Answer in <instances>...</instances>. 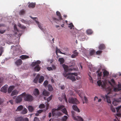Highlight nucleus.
I'll use <instances>...</instances> for the list:
<instances>
[{"mask_svg": "<svg viewBox=\"0 0 121 121\" xmlns=\"http://www.w3.org/2000/svg\"><path fill=\"white\" fill-rule=\"evenodd\" d=\"M62 66L65 70L63 73L64 76L65 77H66L67 79L71 80L72 82L75 81L76 80V79L75 77L73 75L77 76V74L76 73H67L68 71H72V69H69L68 66L65 64H63Z\"/></svg>", "mask_w": 121, "mask_h": 121, "instance_id": "obj_1", "label": "nucleus"}, {"mask_svg": "<svg viewBox=\"0 0 121 121\" xmlns=\"http://www.w3.org/2000/svg\"><path fill=\"white\" fill-rule=\"evenodd\" d=\"M108 83L114 88L113 91L115 92H117L120 91L121 90V84L119 83L118 85L116 87H114L115 85V83L113 79H112L111 80V81H109Z\"/></svg>", "mask_w": 121, "mask_h": 121, "instance_id": "obj_2", "label": "nucleus"}, {"mask_svg": "<svg viewBox=\"0 0 121 121\" xmlns=\"http://www.w3.org/2000/svg\"><path fill=\"white\" fill-rule=\"evenodd\" d=\"M57 109L55 108H53L52 109V116L59 117L62 115V113L59 111H58Z\"/></svg>", "mask_w": 121, "mask_h": 121, "instance_id": "obj_3", "label": "nucleus"}, {"mask_svg": "<svg viewBox=\"0 0 121 121\" xmlns=\"http://www.w3.org/2000/svg\"><path fill=\"white\" fill-rule=\"evenodd\" d=\"M26 95V93L24 92L20 95L18 96L17 97L15 101L16 103H20L22 100V98Z\"/></svg>", "mask_w": 121, "mask_h": 121, "instance_id": "obj_4", "label": "nucleus"}, {"mask_svg": "<svg viewBox=\"0 0 121 121\" xmlns=\"http://www.w3.org/2000/svg\"><path fill=\"white\" fill-rule=\"evenodd\" d=\"M68 101L69 103L73 104H77L79 103L77 99L73 97L69 98Z\"/></svg>", "mask_w": 121, "mask_h": 121, "instance_id": "obj_5", "label": "nucleus"}, {"mask_svg": "<svg viewBox=\"0 0 121 121\" xmlns=\"http://www.w3.org/2000/svg\"><path fill=\"white\" fill-rule=\"evenodd\" d=\"M56 13L57 15L58 16V19H57L54 17H53L52 19L56 22H57V21L62 20V18L60 12L58 11H57Z\"/></svg>", "mask_w": 121, "mask_h": 121, "instance_id": "obj_6", "label": "nucleus"}, {"mask_svg": "<svg viewBox=\"0 0 121 121\" xmlns=\"http://www.w3.org/2000/svg\"><path fill=\"white\" fill-rule=\"evenodd\" d=\"M24 100L25 101H31L33 100V96L30 95H26L24 96Z\"/></svg>", "mask_w": 121, "mask_h": 121, "instance_id": "obj_7", "label": "nucleus"}, {"mask_svg": "<svg viewBox=\"0 0 121 121\" xmlns=\"http://www.w3.org/2000/svg\"><path fill=\"white\" fill-rule=\"evenodd\" d=\"M101 97L103 98L104 100H105V99H106L107 100V102L111 104V101L110 99V97L107 95H106L105 96L101 95Z\"/></svg>", "mask_w": 121, "mask_h": 121, "instance_id": "obj_8", "label": "nucleus"}, {"mask_svg": "<svg viewBox=\"0 0 121 121\" xmlns=\"http://www.w3.org/2000/svg\"><path fill=\"white\" fill-rule=\"evenodd\" d=\"M7 87L8 85H5L1 88L0 91L5 93L7 92Z\"/></svg>", "mask_w": 121, "mask_h": 121, "instance_id": "obj_9", "label": "nucleus"}, {"mask_svg": "<svg viewBox=\"0 0 121 121\" xmlns=\"http://www.w3.org/2000/svg\"><path fill=\"white\" fill-rule=\"evenodd\" d=\"M98 84L99 86H101L105 88L106 86V83H104L103 85L102 84V82L101 80H99L97 81Z\"/></svg>", "mask_w": 121, "mask_h": 121, "instance_id": "obj_10", "label": "nucleus"}, {"mask_svg": "<svg viewBox=\"0 0 121 121\" xmlns=\"http://www.w3.org/2000/svg\"><path fill=\"white\" fill-rule=\"evenodd\" d=\"M22 60L20 59L17 60L15 62L17 66H18L21 65L22 63Z\"/></svg>", "mask_w": 121, "mask_h": 121, "instance_id": "obj_11", "label": "nucleus"}, {"mask_svg": "<svg viewBox=\"0 0 121 121\" xmlns=\"http://www.w3.org/2000/svg\"><path fill=\"white\" fill-rule=\"evenodd\" d=\"M33 94L35 96H37L39 94L38 89L37 88L35 89L34 91Z\"/></svg>", "mask_w": 121, "mask_h": 121, "instance_id": "obj_12", "label": "nucleus"}, {"mask_svg": "<svg viewBox=\"0 0 121 121\" xmlns=\"http://www.w3.org/2000/svg\"><path fill=\"white\" fill-rule=\"evenodd\" d=\"M74 119L77 121H83V119L80 116H75L74 117Z\"/></svg>", "mask_w": 121, "mask_h": 121, "instance_id": "obj_13", "label": "nucleus"}, {"mask_svg": "<svg viewBox=\"0 0 121 121\" xmlns=\"http://www.w3.org/2000/svg\"><path fill=\"white\" fill-rule=\"evenodd\" d=\"M35 3L32 2L30 3L28 5V7L30 8H33L35 7Z\"/></svg>", "mask_w": 121, "mask_h": 121, "instance_id": "obj_14", "label": "nucleus"}, {"mask_svg": "<svg viewBox=\"0 0 121 121\" xmlns=\"http://www.w3.org/2000/svg\"><path fill=\"white\" fill-rule=\"evenodd\" d=\"M72 108L74 110L77 112H80V111L77 105H73L72 106Z\"/></svg>", "mask_w": 121, "mask_h": 121, "instance_id": "obj_15", "label": "nucleus"}, {"mask_svg": "<svg viewBox=\"0 0 121 121\" xmlns=\"http://www.w3.org/2000/svg\"><path fill=\"white\" fill-rule=\"evenodd\" d=\"M105 46L104 44H100L98 48L99 50H103L105 49Z\"/></svg>", "mask_w": 121, "mask_h": 121, "instance_id": "obj_16", "label": "nucleus"}, {"mask_svg": "<svg viewBox=\"0 0 121 121\" xmlns=\"http://www.w3.org/2000/svg\"><path fill=\"white\" fill-rule=\"evenodd\" d=\"M20 57L22 60L30 58L29 56H28L24 55H22L21 56H20Z\"/></svg>", "mask_w": 121, "mask_h": 121, "instance_id": "obj_17", "label": "nucleus"}, {"mask_svg": "<svg viewBox=\"0 0 121 121\" xmlns=\"http://www.w3.org/2000/svg\"><path fill=\"white\" fill-rule=\"evenodd\" d=\"M40 75L39 74H38L36 76L35 78L34 79L33 82L35 83H37L38 79L40 77Z\"/></svg>", "mask_w": 121, "mask_h": 121, "instance_id": "obj_18", "label": "nucleus"}, {"mask_svg": "<svg viewBox=\"0 0 121 121\" xmlns=\"http://www.w3.org/2000/svg\"><path fill=\"white\" fill-rule=\"evenodd\" d=\"M18 91L16 90H14L12 91L11 94V96L16 95L18 94Z\"/></svg>", "mask_w": 121, "mask_h": 121, "instance_id": "obj_19", "label": "nucleus"}, {"mask_svg": "<svg viewBox=\"0 0 121 121\" xmlns=\"http://www.w3.org/2000/svg\"><path fill=\"white\" fill-rule=\"evenodd\" d=\"M14 88V87L13 86H11L9 88L8 91L9 93H10L13 90Z\"/></svg>", "mask_w": 121, "mask_h": 121, "instance_id": "obj_20", "label": "nucleus"}, {"mask_svg": "<svg viewBox=\"0 0 121 121\" xmlns=\"http://www.w3.org/2000/svg\"><path fill=\"white\" fill-rule=\"evenodd\" d=\"M76 91V92L77 93L78 95L80 96V97L82 98V96L83 94L82 91H80L79 90L78 91V90H77Z\"/></svg>", "mask_w": 121, "mask_h": 121, "instance_id": "obj_21", "label": "nucleus"}, {"mask_svg": "<svg viewBox=\"0 0 121 121\" xmlns=\"http://www.w3.org/2000/svg\"><path fill=\"white\" fill-rule=\"evenodd\" d=\"M104 77H107L108 76L109 73L106 70H104L103 72Z\"/></svg>", "mask_w": 121, "mask_h": 121, "instance_id": "obj_22", "label": "nucleus"}, {"mask_svg": "<svg viewBox=\"0 0 121 121\" xmlns=\"http://www.w3.org/2000/svg\"><path fill=\"white\" fill-rule=\"evenodd\" d=\"M78 39L80 41H83L85 40V36L84 35H81L79 36Z\"/></svg>", "mask_w": 121, "mask_h": 121, "instance_id": "obj_23", "label": "nucleus"}, {"mask_svg": "<svg viewBox=\"0 0 121 121\" xmlns=\"http://www.w3.org/2000/svg\"><path fill=\"white\" fill-rule=\"evenodd\" d=\"M40 69V67L39 65H36L34 68L35 70L37 72L39 71Z\"/></svg>", "mask_w": 121, "mask_h": 121, "instance_id": "obj_24", "label": "nucleus"}, {"mask_svg": "<svg viewBox=\"0 0 121 121\" xmlns=\"http://www.w3.org/2000/svg\"><path fill=\"white\" fill-rule=\"evenodd\" d=\"M86 32L88 35H90L92 34L93 31L91 29H88L86 30Z\"/></svg>", "mask_w": 121, "mask_h": 121, "instance_id": "obj_25", "label": "nucleus"}, {"mask_svg": "<svg viewBox=\"0 0 121 121\" xmlns=\"http://www.w3.org/2000/svg\"><path fill=\"white\" fill-rule=\"evenodd\" d=\"M62 97L63 99H65V101L66 103H68L67 100L66 98V95L65 94L63 93L62 94Z\"/></svg>", "mask_w": 121, "mask_h": 121, "instance_id": "obj_26", "label": "nucleus"}, {"mask_svg": "<svg viewBox=\"0 0 121 121\" xmlns=\"http://www.w3.org/2000/svg\"><path fill=\"white\" fill-rule=\"evenodd\" d=\"M35 22L37 24L38 27L39 28L42 30H43V28L41 26V24H40L39 22L35 20Z\"/></svg>", "mask_w": 121, "mask_h": 121, "instance_id": "obj_27", "label": "nucleus"}, {"mask_svg": "<svg viewBox=\"0 0 121 121\" xmlns=\"http://www.w3.org/2000/svg\"><path fill=\"white\" fill-rule=\"evenodd\" d=\"M28 109L29 111L30 112H33L34 109V108L31 105H30L28 106Z\"/></svg>", "mask_w": 121, "mask_h": 121, "instance_id": "obj_28", "label": "nucleus"}, {"mask_svg": "<svg viewBox=\"0 0 121 121\" xmlns=\"http://www.w3.org/2000/svg\"><path fill=\"white\" fill-rule=\"evenodd\" d=\"M43 95L45 96H48L49 95V93L46 91H44L43 93Z\"/></svg>", "mask_w": 121, "mask_h": 121, "instance_id": "obj_29", "label": "nucleus"}, {"mask_svg": "<svg viewBox=\"0 0 121 121\" xmlns=\"http://www.w3.org/2000/svg\"><path fill=\"white\" fill-rule=\"evenodd\" d=\"M44 79V77L43 76H41L39 79V82L41 83L43 81Z\"/></svg>", "mask_w": 121, "mask_h": 121, "instance_id": "obj_30", "label": "nucleus"}, {"mask_svg": "<svg viewBox=\"0 0 121 121\" xmlns=\"http://www.w3.org/2000/svg\"><path fill=\"white\" fill-rule=\"evenodd\" d=\"M23 106L22 105H20L18 106L16 109V111H20L23 108Z\"/></svg>", "mask_w": 121, "mask_h": 121, "instance_id": "obj_31", "label": "nucleus"}, {"mask_svg": "<svg viewBox=\"0 0 121 121\" xmlns=\"http://www.w3.org/2000/svg\"><path fill=\"white\" fill-rule=\"evenodd\" d=\"M25 11L24 9L21 10L19 12V14L20 15H23L25 13Z\"/></svg>", "mask_w": 121, "mask_h": 121, "instance_id": "obj_32", "label": "nucleus"}, {"mask_svg": "<svg viewBox=\"0 0 121 121\" xmlns=\"http://www.w3.org/2000/svg\"><path fill=\"white\" fill-rule=\"evenodd\" d=\"M22 117H20L15 118L14 119L15 121H22Z\"/></svg>", "mask_w": 121, "mask_h": 121, "instance_id": "obj_33", "label": "nucleus"}, {"mask_svg": "<svg viewBox=\"0 0 121 121\" xmlns=\"http://www.w3.org/2000/svg\"><path fill=\"white\" fill-rule=\"evenodd\" d=\"M48 90L50 91H52L53 90V88L52 87V86L50 84L48 85Z\"/></svg>", "mask_w": 121, "mask_h": 121, "instance_id": "obj_34", "label": "nucleus"}, {"mask_svg": "<svg viewBox=\"0 0 121 121\" xmlns=\"http://www.w3.org/2000/svg\"><path fill=\"white\" fill-rule=\"evenodd\" d=\"M61 111L63 113L65 114L66 115H68L67 112L65 108H63L62 110Z\"/></svg>", "mask_w": 121, "mask_h": 121, "instance_id": "obj_35", "label": "nucleus"}, {"mask_svg": "<svg viewBox=\"0 0 121 121\" xmlns=\"http://www.w3.org/2000/svg\"><path fill=\"white\" fill-rule=\"evenodd\" d=\"M28 111L27 109L26 108H24L21 112V113L23 114H25Z\"/></svg>", "mask_w": 121, "mask_h": 121, "instance_id": "obj_36", "label": "nucleus"}, {"mask_svg": "<svg viewBox=\"0 0 121 121\" xmlns=\"http://www.w3.org/2000/svg\"><path fill=\"white\" fill-rule=\"evenodd\" d=\"M95 51L94 50L91 51L90 53V55L91 56L95 55Z\"/></svg>", "mask_w": 121, "mask_h": 121, "instance_id": "obj_37", "label": "nucleus"}, {"mask_svg": "<svg viewBox=\"0 0 121 121\" xmlns=\"http://www.w3.org/2000/svg\"><path fill=\"white\" fill-rule=\"evenodd\" d=\"M64 106L62 105H60L58 106L57 108L56 109L57 110H59L63 108L64 107Z\"/></svg>", "mask_w": 121, "mask_h": 121, "instance_id": "obj_38", "label": "nucleus"}, {"mask_svg": "<svg viewBox=\"0 0 121 121\" xmlns=\"http://www.w3.org/2000/svg\"><path fill=\"white\" fill-rule=\"evenodd\" d=\"M68 118L67 116H64L63 117H62L61 120L62 121H66Z\"/></svg>", "mask_w": 121, "mask_h": 121, "instance_id": "obj_39", "label": "nucleus"}, {"mask_svg": "<svg viewBox=\"0 0 121 121\" xmlns=\"http://www.w3.org/2000/svg\"><path fill=\"white\" fill-rule=\"evenodd\" d=\"M58 60L60 62L61 64H62L64 62V59L63 58H59Z\"/></svg>", "mask_w": 121, "mask_h": 121, "instance_id": "obj_40", "label": "nucleus"}, {"mask_svg": "<svg viewBox=\"0 0 121 121\" xmlns=\"http://www.w3.org/2000/svg\"><path fill=\"white\" fill-rule=\"evenodd\" d=\"M118 103V102L116 101V99H115L113 101L112 104L114 106H116L117 105Z\"/></svg>", "mask_w": 121, "mask_h": 121, "instance_id": "obj_41", "label": "nucleus"}, {"mask_svg": "<svg viewBox=\"0 0 121 121\" xmlns=\"http://www.w3.org/2000/svg\"><path fill=\"white\" fill-rule=\"evenodd\" d=\"M45 105L44 104H40L39 106V108L40 109H42L45 108Z\"/></svg>", "mask_w": 121, "mask_h": 121, "instance_id": "obj_42", "label": "nucleus"}, {"mask_svg": "<svg viewBox=\"0 0 121 121\" xmlns=\"http://www.w3.org/2000/svg\"><path fill=\"white\" fill-rule=\"evenodd\" d=\"M68 27L70 29H72V28L74 27V26L72 23H71L69 24Z\"/></svg>", "mask_w": 121, "mask_h": 121, "instance_id": "obj_43", "label": "nucleus"}, {"mask_svg": "<svg viewBox=\"0 0 121 121\" xmlns=\"http://www.w3.org/2000/svg\"><path fill=\"white\" fill-rule=\"evenodd\" d=\"M48 81L47 80L45 81L43 83V84L45 87H46L48 84Z\"/></svg>", "mask_w": 121, "mask_h": 121, "instance_id": "obj_44", "label": "nucleus"}, {"mask_svg": "<svg viewBox=\"0 0 121 121\" xmlns=\"http://www.w3.org/2000/svg\"><path fill=\"white\" fill-rule=\"evenodd\" d=\"M21 21L22 22L26 24L28 23V21H27L23 19H22Z\"/></svg>", "mask_w": 121, "mask_h": 121, "instance_id": "obj_45", "label": "nucleus"}, {"mask_svg": "<svg viewBox=\"0 0 121 121\" xmlns=\"http://www.w3.org/2000/svg\"><path fill=\"white\" fill-rule=\"evenodd\" d=\"M102 51L98 50L96 52V53L97 55H99L102 53Z\"/></svg>", "mask_w": 121, "mask_h": 121, "instance_id": "obj_46", "label": "nucleus"}, {"mask_svg": "<svg viewBox=\"0 0 121 121\" xmlns=\"http://www.w3.org/2000/svg\"><path fill=\"white\" fill-rule=\"evenodd\" d=\"M22 121H29V120L27 118H24L22 117Z\"/></svg>", "mask_w": 121, "mask_h": 121, "instance_id": "obj_47", "label": "nucleus"}, {"mask_svg": "<svg viewBox=\"0 0 121 121\" xmlns=\"http://www.w3.org/2000/svg\"><path fill=\"white\" fill-rule=\"evenodd\" d=\"M3 52V50L2 47H0V56Z\"/></svg>", "mask_w": 121, "mask_h": 121, "instance_id": "obj_48", "label": "nucleus"}, {"mask_svg": "<svg viewBox=\"0 0 121 121\" xmlns=\"http://www.w3.org/2000/svg\"><path fill=\"white\" fill-rule=\"evenodd\" d=\"M110 107L111 109L113 112H115V108H113V106L111 104L110 106Z\"/></svg>", "mask_w": 121, "mask_h": 121, "instance_id": "obj_49", "label": "nucleus"}, {"mask_svg": "<svg viewBox=\"0 0 121 121\" xmlns=\"http://www.w3.org/2000/svg\"><path fill=\"white\" fill-rule=\"evenodd\" d=\"M52 95H50V96L47 99V100L48 101H49L50 100H51L52 99Z\"/></svg>", "mask_w": 121, "mask_h": 121, "instance_id": "obj_50", "label": "nucleus"}, {"mask_svg": "<svg viewBox=\"0 0 121 121\" xmlns=\"http://www.w3.org/2000/svg\"><path fill=\"white\" fill-rule=\"evenodd\" d=\"M73 53H74V54L75 55L77 56L78 55V53L77 52V51L76 50H75L74 51Z\"/></svg>", "mask_w": 121, "mask_h": 121, "instance_id": "obj_51", "label": "nucleus"}, {"mask_svg": "<svg viewBox=\"0 0 121 121\" xmlns=\"http://www.w3.org/2000/svg\"><path fill=\"white\" fill-rule=\"evenodd\" d=\"M5 30H0V33L1 34H3L5 32Z\"/></svg>", "mask_w": 121, "mask_h": 121, "instance_id": "obj_52", "label": "nucleus"}, {"mask_svg": "<svg viewBox=\"0 0 121 121\" xmlns=\"http://www.w3.org/2000/svg\"><path fill=\"white\" fill-rule=\"evenodd\" d=\"M14 30L15 31H17V32H18V30L17 27L16 25H15L14 26Z\"/></svg>", "mask_w": 121, "mask_h": 121, "instance_id": "obj_53", "label": "nucleus"}, {"mask_svg": "<svg viewBox=\"0 0 121 121\" xmlns=\"http://www.w3.org/2000/svg\"><path fill=\"white\" fill-rule=\"evenodd\" d=\"M116 99V101L118 102H121V97H120L118 99Z\"/></svg>", "mask_w": 121, "mask_h": 121, "instance_id": "obj_54", "label": "nucleus"}, {"mask_svg": "<svg viewBox=\"0 0 121 121\" xmlns=\"http://www.w3.org/2000/svg\"><path fill=\"white\" fill-rule=\"evenodd\" d=\"M34 121H40L39 118L36 117H35Z\"/></svg>", "mask_w": 121, "mask_h": 121, "instance_id": "obj_55", "label": "nucleus"}, {"mask_svg": "<svg viewBox=\"0 0 121 121\" xmlns=\"http://www.w3.org/2000/svg\"><path fill=\"white\" fill-rule=\"evenodd\" d=\"M36 65V62H33L31 64V66L32 67L35 66Z\"/></svg>", "mask_w": 121, "mask_h": 121, "instance_id": "obj_56", "label": "nucleus"}, {"mask_svg": "<svg viewBox=\"0 0 121 121\" xmlns=\"http://www.w3.org/2000/svg\"><path fill=\"white\" fill-rule=\"evenodd\" d=\"M4 100L0 98V105L2 104Z\"/></svg>", "mask_w": 121, "mask_h": 121, "instance_id": "obj_57", "label": "nucleus"}, {"mask_svg": "<svg viewBox=\"0 0 121 121\" xmlns=\"http://www.w3.org/2000/svg\"><path fill=\"white\" fill-rule=\"evenodd\" d=\"M91 74V73L90 72H89L88 73V75L90 77V78H89V79L90 80H92V78L91 77L90 75Z\"/></svg>", "mask_w": 121, "mask_h": 121, "instance_id": "obj_58", "label": "nucleus"}, {"mask_svg": "<svg viewBox=\"0 0 121 121\" xmlns=\"http://www.w3.org/2000/svg\"><path fill=\"white\" fill-rule=\"evenodd\" d=\"M98 98L97 96H95L94 97V100L95 101L97 102V101H98Z\"/></svg>", "mask_w": 121, "mask_h": 121, "instance_id": "obj_59", "label": "nucleus"}, {"mask_svg": "<svg viewBox=\"0 0 121 121\" xmlns=\"http://www.w3.org/2000/svg\"><path fill=\"white\" fill-rule=\"evenodd\" d=\"M47 69L49 71L53 70V69L52 67H48L47 68Z\"/></svg>", "mask_w": 121, "mask_h": 121, "instance_id": "obj_60", "label": "nucleus"}, {"mask_svg": "<svg viewBox=\"0 0 121 121\" xmlns=\"http://www.w3.org/2000/svg\"><path fill=\"white\" fill-rule=\"evenodd\" d=\"M84 99L86 103H87V98L85 96H84Z\"/></svg>", "mask_w": 121, "mask_h": 121, "instance_id": "obj_61", "label": "nucleus"}, {"mask_svg": "<svg viewBox=\"0 0 121 121\" xmlns=\"http://www.w3.org/2000/svg\"><path fill=\"white\" fill-rule=\"evenodd\" d=\"M52 68L53 69V70H55L56 68V67L55 65H52Z\"/></svg>", "mask_w": 121, "mask_h": 121, "instance_id": "obj_62", "label": "nucleus"}, {"mask_svg": "<svg viewBox=\"0 0 121 121\" xmlns=\"http://www.w3.org/2000/svg\"><path fill=\"white\" fill-rule=\"evenodd\" d=\"M102 72H100L99 73H98V76L99 77H101L102 75Z\"/></svg>", "mask_w": 121, "mask_h": 121, "instance_id": "obj_63", "label": "nucleus"}, {"mask_svg": "<svg viewBox=\"0 0 121 121\" xmlns=\"http://www.w3.org/2000/svg\"><path fill=\"white\" fill-rule=\"evenodd\" d=\"M20 28L22 29H26V27L22 25Z\"/></svg>", "mask_w": 121, "mask_h": 121, "instance_id": "obj_64", "label": "nucleus"}]
</instances>
